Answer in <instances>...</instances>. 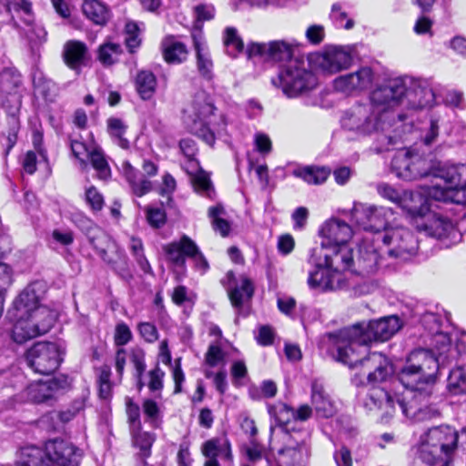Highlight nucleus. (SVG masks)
I'll return each instance as SVG.
<instances>
[{
  "mask_svg": "<svg viewBox=\"0 0 466 466\" xmlns=\"http://www.w3.org/2000/svg\"><path fill=\"white\" fill-rule=\"evenodd\" d=\"M438 372L437 360L426 350H414L399 372V380L405 388L401 394H391L383 388H372L363 404L370 411L381 410V420L387 421L396 410V405L402 414L416 421L438 417L439 409L428 399L432 393Z\"/></svg>",
  "mask_w": 466,
  "mask_h": 466,
  "instance_id": "obj_1",
  "label": "nucleus"
},
{
  "mask_svg": "<svg viewBox=\"0 0 466 466\" xmlns=\"http://www.w3.org/2000/svg\"><path fill=\"white\" fill-rule=\"evenodd\" d=\"M309 261L316 266L308 277L310 289L321 291L343 289L349 286L345 272L357 275H369L374 272L378 265V254L375 248L360 245L355 254L349 244L328 245L310 250Z\"/></svg>",
  "mask_w": 466,
  "mask_h": 466,
  "instance_id": "obj_2",
  "label": "nucleus"
},
{
  "mask_svg": "<svg viewBox=\"0 0 466 466\" xmlns=\"http://www.w3.org/2000/svg\"><path fill=\"white\" fill-rule=\"evenodd\" d=\"M405 116L391 112L386 105H379L372 100L358 103L347 109L340 119L343 129L358 137L376 136L377 150L388 151L398 147L402 139L406 125L402 124Z\"/></svg>",
  "mask_w": 466,
  "mask_h": 466,
  "instance_id": "obj_3",
  "label": "nucleus"
},
{
  "mask_svg": "<svg viewBox=\"0 0 466 466\" xmlns=\"http://www.w3.org/2000/svg\"><path fill=\"white\" fill-rule=\"evenodd\" d=\"M372 100L390 107L391 112L400 108L398 113L408 114L433 106L436 95L431 83L422 78L404 76L390 79L372 91Z\"/></svg>",
  "mask_w": 466,
  "mask_h": 466,
  "instance_id": "obj_4",
  "label": "nucleus"
},
{
  "mask_svg": "<svg viewBox=\"0 0 466 466\" xmlns=\"http://www.w3.org/2000/svg\"><path fill=\"white\" fill-rule=\"evenodd\" d=\"M338 361L350 369H360V376L366 378L369 384L386 381L394 373L390 360L380 352L366 354L367 348L352 347V345L335 344Z\"/></svg>",
  "mask_w": 466,
  "mask_h": 466,
  "instance_id": "obj_5",
  "label": "nucleus"
},
{
  "mask_svg": "<svg viewBox=\"0 0 466 466\" xmlns=\"http://www.w3.org/2000/svg\"><path fill=\"white\" fill-rule=\"evenodd\" d=\"M401 327L397 316H389L378 320L360 322L340 329L332 337L334 343L366 348L373 341L390 339Z\"/></svg>",
  "mask_w": 466,
  "mask_h": 466,
  "instance_id": "obj_6",
  "label": "nucleus"
},
{
  "mask_svg": "<svg viewBox=\"0 0 466 466\" xmlns=\"http://www.w3.org/2000/svg\"><path fill=\"white\" fill-rule=\"evenodd\" d=\"M271 83L280 88L287 97L294 98L316 88L318 79L309 62L304 57H297L285 64Z\"/></svg>",
  "mask_w": 466,
  "mask_h": 466,
  "instance_id": "obj_7",
  "label": "nucleus"
},
{
  "mask_svg": "<svg viewBox=\"0 0 466 466\" xmlns=\"http://www.w3.org/2000/svg\"><path fill=\"white\" fill-rule=\"evenodd\" d=\"M431 175L441 178L443 187H433L429 195L438 201L451 202L458 205L466 203V166L444 164L432 168Z\"/></svg>",
  "mask_w": 466,
  "mask_h": 466,
  "instance_id": "obj_8",
  "label": "nucleus"
},
{
  "mask_svg": "<svg viewBox=\"0 0 466 466\" xmlns=\"http://www.w3.org/2000/svg\"><path fill=\"white\" fill-rule=\"evenodd\" d=\"M458 432L450 426L430 429L420 439L418 458L428 465H433L448 456L457 446Z\"/></svg>",
  "mask_w": 466,
  "mask_h": 466,
  "instance_id": "obj_9",
  "label": "nucleus"
},
{
  "mask_svg": "<svg viewBox=\"0 0 466 466\" xmlns=\"http://www.w3.org/2000/svg\"><path fill=\"white\" fill-rule=\"evenodd\" d=\"M214 109L209 96L205 91H198L184 111L185 121L190 132L210 146L215 142L214 131L210 127Z\"/></svg>",
  "mask_w": 466,
  "mask_h": 466,
  "instance_id": "obj_10",
  "label": "nucleus"
},
{
  "mask_svg": "<svg viewBox=\"0 0 466 466\" xmlns=\"http://www.w3.org/2000/svg\"><path fill=\"white\" fill-rule=\"evenodd\" d=\"M56 316V312L48 307H39L29 313L22 312L12 330L14 341L23 344L46 334L53 327Z\"/></svg>",
  "mask_w": 466,
  "mask_h": 466,
  "instance_id": "obj_11",
  "label": "nucleus"
},
{
  "mask_svg": "<svg viewBox=\"0 0 466 466\" xmlns=\"http://www.w3.org/2000/svg\"><path fill=\"white\" fill-rule=\"evenodd\" d=\"M62 348L54 342L40 341L29 348L25 355L27 366L41 375L56 371L63 360Z\"/></svg>",
  "mask_w": 466,
  "mask_h": 466,
  "instance_id": "obj_12",
  "label": "nucleus"
},
{
  "mask_svg": "<svg viewBox=\"0 0 466 466\" xmlns=\"http://www.w3.org/2000/svg\"><path fill=\"white\" fill-rule=\"evenodd\" d=\"M89 241L100 258L123 279H132L127 257L125 251L105 233L98 231L96 236L89 237Z\"/></svg>",
  "mask_w": 466,
  "mask_h": 466,
  "instance_id": "obj_13",
  "label": "nucleus"
},
{
  "mask_svg": "<svg viewBox=\"0 0 466 466\" xmlns=\"http://www.w3.org/2000/svg\"><path fill=\"white\" fill-rule=\"evenodd\" d=\"M163 249L167 260L177 267L185 268L186 258H189L194 261L195 268L201 273H205L209 268L208 260L198 245L186 235L179 240L167 244Z\"/></svg>",
  "mask_w": 466,
  "mask_h": 466,
  "instance_id": "obj_14",
  "label": "nucleus"
},
{
  "mask_svg": "<svg viewBox=\"0 0 466 466\" xmlns=\"http://www.w3.org/2000/svg\"><path fill=\"white\" fill-rule=\"evenodd\" d=\"M388 247L387 253L396 258L406 260L414 255L418 249V241L413 234L406 228L393 227L384 229L383 234L377 236Z\"/></svg>",
  "mask_w": 466,
  "mask_h": 466,
  "instance_id": "obj_15",
  "label": "nucleus"
},
{
  "mask_svg": "<svg viewBox=\"0 0 466 466\" xmlns=\"http://www.w3.org/2000/svg\"><path fill=\"white\" fill-rule=\"evenodd\" d=\"M392 172L400 178L412 181L431 175V163L419 154L399 151L391 161Z\"/></svg>",
  "mask_w": 466,
  "mask_h": 466,
  "instance_id": "obj_16",
  "label": "nucleus"
},
{
  "mask_svg": "<svg viewBox=\"0 0 466 466\" xmlns=\"http://www.w3.org/2000/svg\"><path fill=\"white\" fill-rule=\"evenodd\" d=\"M392 210L389 208L355 203L351 210L352 220L366 231H374L377 236L388 226Z\"/></svg>",
  "mask_w": 466,
  "mask_h": 466,
  "instance_id": "obj_17",
  "label": "nucleus"
},
{
  "mask_svg": "<svg viewBox=\"0 0 466 466\" xmlns=\"http://www.w3.org/2000/svg\"><path fill=\"white\" fill-rule=\"evenodd\" d=\"M295 41L275 40L268 43H251L248 45L246 55L248 59L259 57L265 61L286 62L288 64L294 56Z\"/></svg>",
  "mask_w": 466,
  "mask_h": 466,
  "instance_id": "obj_18",
  "label": "nucleus"
},
{
  "mask_svg": "<svg viewBox=\"0 0 466 466\" xmlns=\"http://www.w3.org/2000/svg\"><path fill=\"white\" fill-rule=\"evenodd\" d=\"M6 6L9 13L12 11L23 13L22 20L25 25L23 30L30 49L35 54V49L46 41L47 32L40 23L34 20L31 3L28 0H9Z\"/></svg>",
  "mask_w": 466,
  "mask_h": 466,
  "instance_id": "obj_19",
  "label": "nucleus"
},
{
  "mask_svg": "<svg viewBox=\"0 0 466 466\" xmlns=\"http://www.w3.org/2000/svg\"><path fill=\"white\" fill-rule=\"evenodd\" d=\"M312 62L324 74L333 75L349 68L352 63V56L347 47L329 46L314 55Z\"/></svg>",
  "mask_w": 466,
  "mask_h": 466,
  "instance_id": "obj_20",
  "label": "nucleus"
},
{
  "mask_svg": "<svg viewBox=\"0 0 466 466\" xmlns=\"http://www.w3.org/2000/svg\"><path fill=\"white\" fill-rule=\"evenodd\" d=\"M416 223L420 232H424L425 235L440 240L456 241L459 237L454 222L442 214L428 213L427 211L425 216Z\"/></svg>",
  "mask_w": 466,
  "mask_h": 466,
  "instance_id": "obj_21",
  "label": "nucleus"
},
{
  "mask_svg": "<svg viewBox=\"0 0 466 466\" xmlns=\"http://www.w3.org/2000/svg\"><path fill=\"white\" fill-rule=\"evenodd\" d=\"M46 449L51 466H79L81 451L71 442L61 439L49 440Z\"/></svg>",
  "mask_w": 466,
  "mask_h": 466,
  "instance_id": "obj_22",
  "label": "nucleus"
},
{
  "mask_svg": "<svg viewBox=\"0 0 466 466\" xmlns=\"http://www.w3.org/2000/svg\"><path fill=\"white\" fill-rule=\"evenodd\" d=\"M67 387V378L59 376L47 380L32 382L25 389V394L30 401L41 403L56 398Z\"/></svg>",
  "mask_w": 466,
  "mask_h": 466,
  "instance_id": "obj_23",
  "label": "nucleus"
},
{
  "mask_svg": "<svg viewBox=\"0 0 466 466\" xmlns=\"http://www.w3.org/2000/svg\"><path fill=\"white\" fill-rule=\"evenodd\" d=\"M372 81L373 72L371 68L363 66L356 72L337 77L334 80V87L338 91L349 94L369 88Z\"/></svg>",
  "mask_w": 466,
  "mask_h": 466,
  "instance_id": "obj_24",
  "label": "nucleus"
},
{
  "mask_svg": "<svg viewBox=\"0 0 466 466\" xmlns=\"http://www.w3.org/2000/svg\"><path fill=\"white\" fill-rule=\"evenodd\" d=\"M202 453L208 458L205 466H219L218 457H220L229 465H231L233 461L231 444L225 436L207 441L202 446Z\"/></svg>",
  "mask_w": 466,
  "mask_h": 466,
  "instance_id": "obj_25",
  "label": "nucleus"
},
{
  "mask_svg": "<svg viewBox=\"0 0 466 466\" xmlns=\"http://www.w3.org/2000/svg\"><path fill=\"white\" fill-rule=\"evenodd\" d=\"M320 234L328 245L348 244L353 235L351 227L339 218H331L324 223L320 228Z\"/></svg>",
  "mask_w": 466,
  "mask_h": 466,
  "instance_id": "obj_26",
  "label": "nucleus"
},
{
  "mask_svg": "<svg viewBox=\"0 0 466 466\" xmlns=\"http://www.w3.org/2000/svg\"><path fill=\"white\" fill-rule=\"evenodd\" d=\"M192 39L196 52V65L198 72L203 78L210 80L213 78L214 65L202 32L200 30L193 31Z\"/></svg>",
  "mask_w": 466,
  "mask_h": 466,
  "instance_id": "obj_27",
  "label": "nucleus"
},
{
  "mask_svg": "<svg viewBox=\"0 0 466 466\" xmlns=\"http://www.w3.org/2000/svg\"><path fill=\"white\" fill-rule=\"evenodd\" d=\"M311 403L316 412L323 418L332 417L336 413V406L323 385L317 380L311 383Z\"/></svg>",
  "mask_w": 466,
  "mask_h": 466,
  "instance_id": "obj_28",
  "label": "nucleus"
},
{
  "mask_svg": "<svg viewBox=\"0 0 466 466\" xmlns=\"http://www.w3.org/2000/svg\"><path fill=\"white\" fill-rule=\"evenodd\" d=\"M400 208L407 211L412 218L419 221L428 211L426 198L418 192L408 190L401 191L398 205Z\"/></svg>",
  "mask_w": 466,
  "mask_h": 466,
  "instance_id": "obj_29",
  "label": "nucleus"
},
{
  "mask_svg": "<svg viewBox=\"0 0 466 466\" xmlns=\"http://www.w3.org/2000/svg\"><path fill=\"white\" fill-rule=\"evenodd\" d=\"M44 285L41 282H34L28 285L18 296L15 300V306L18 310L24 313H29L33 309L44 307L38 305Z\"/></svg>",
  "mask_w": 466,
  "mask_h": 466,
  "instance_id": "obj_30",
  "label": "nucleus"
},
{
  "mask_svg": "<svg viewBox=\"0 0 466 466\" xmlns=\"http://www.w3.org/2000/svg\"><path fill=\"white\" fill-rule=\"evenodd\" d=\"M186 159L187 162L184 164V169L192 177V182L196 191L211 197L213 188L208 176L200 170L199 163L196 157Z\"/></svg>",
  "mask_w": 466,
  "mask_h": 466,
  "instance_id": "obj_31",
  "label": "nucleus"
},
{
  "mask_svg": "<svg viewBox=\"0 0 466 466\" xmlns=\"http://www.w3.org/2000/svg\"><path fill=\"white\" fill-rule=\"evenodd\" d=\"M122 170L134 195L140 198L152 190L151 181L140 175L130 163L124 162L122 164Z\"/></svg>",
  "mask_w": 466,
  "mask_h": 466,
  "instance_id": "obj_32",
  "label": "nucleus"
},
{
  "mask_svg": "<svg viewBox=\"0 0 466 466\" xmlns=\"http://www.w3.org/2000/svg\"><path fill=\"white\" fill-rule=\"evenodd\" d=\"M87 57V47L83 42L69 41L65 45L64 59L70 68L79 69L86 64Z\"/></svg>",
  "mask_w": 466,
  "mask_h": 466,
  "instance_id": "obj_33",
  "label": "nucleus"
},
{
  "mask_svg": "<svg viewBox=\"0 0 466 466\" xmlns=\"http://www.w3.org/2000/svg\"><path fill=\"white\" fill-rule=\"evenodd\" d=\"M16 466H51L46 444L45 450L35 446L23 448L16 461Z\"/></svg>",
  "mask_w": 466,
  "mask_h": 466,
  "instance_id": "obj_34",
  "label": "nucleus"
},
{
  "mask_svg": "<svg viewBox=\"0 0 466 466\" xmlns=\"http://www.w3.org/2000/svg\"><path fill=\"white\" fill-rule=\"evenodd\" d=\"M309 438L307 435L300 441L290 442L284 447L280 453L290 459L293 465L301 464L307 461L310 454Z\"/></svg>",
  "mask_w": 466,
  "mask_h": 466,
  "instance_id": "obj_35",
  "label": "nucleus"
},
{
  "mask_svg": "<svg viewBox=\"0 0 466 466\" xmlns=\"http://www.w3.org/2000/svg\"><path fill=\"white\" fill-rule=\"evenodd\" d=\"M162 49L164 58L169 64H180L187 59V49L186 46L173 36H167L162 41Z\"/></svg>",
  "mask_w": 466,
  "mask_h": 466,
  "instance_id": "obj_36",
  "label": "nucleus"
},
{
  "mask_svg": "<svg viewBox=\"0 0 466 466\" xmlns=\"http://www.w3.org/2000/svg\"><path fill=\"white\" fill-rule=\"evenodd\" d=\"M254 293V288L251 280L245 276H241L236 286L228 291L231 304L235 308L241 307L242 304L250 299Z\"/></svg>",
  "mask_w": 466,
  "mask_h": 466,
  "instance_id": "obj_37",
  "label": "nucleus"
},
{
  "mask_svg": "<svg viewBox=\"0 0 466 466\" xmlns=\"http://www.w3.org/2000/svg\"><path fill=\"white\" fill-rule=\"evenodd\" d=\"M292 175L301 178L308 184L319 185L324 183L329 175V170L325 167L313 166L298 167L292 171Z\"/></svg>",
  "mask_w": 466,
  "mask_h": 466,
  "instance_id": "obj_38",
  "label": "nucleus"
},
{
  "mask_svg": "<svg viewBox=\"0 0 466 466\" xmlns=\"http://www.w3.org/2000/svg\"><path fill=\"white\" fill-rule=\"evenodd\" d=\"M156 86L157 78L151 71L142 70L138 72L136 77V87L142 99H150L156 92Z\"/></svg>",
  "mask_w": 466,
  "mask_h": 466,
  "instance_id": "obj_39",
  "label": "nucleus"
},
{
  "mask_svg": "<svg viewBox=\"0 0 466 466\" xmlns=\"http://www.w3.org/2000/svg\"><path fill=\"white\" fill-rule=\"evenodd\" d=\"M82 9L85 15L96 25H105L109 16L107 8L98 0H84Z\"/></svg>",
  "mask_w": 466,
  "mask_h": 466,
  "instance_id": "obj_40",
  "label": "nucleus"
},
{
  "mask_svg": "<svg viewBox=\"0 0 466 466\" xmlns=\"http://www.w3.org/2000/svg\"><path fill=\"white\" fill-rule=\"evenodd\" d=\"M87 161L96 170L97 178L106 180L111 177V169L108 162L103 150L98 146L91 150Z\"/></svg>",
  "mask_w": 466,
  "mask_h": 466,
  "instance_id": "obj_41",
  "label": "nucleus"
},
{
  "mask_svg": "<svg viewBox=\"0 0 466 466\" xmlns=\"http://www.w3.org/2000/svg\"><path fill=\"white\" fill-rule=\"evenodd\" d=\"M433 347L436 352H433L429 350H425L430 352L438 361V367L440 366V360L441 361H445L448 360L449 356L447 353L451 350V338L447 333L440 332L438 329L435 330L433 336ZM418 350H424L423 349H419Z\"/></svg>",
  "mask_w": 466,
  "mask_h": 466,
  "instance_id": "obj_42",
  "label": "nucleus"
},
{
  "mask_svg": "<svg viewBox=\"0 0 466 466\" xmlns=\"http://www.w3.org/2000/svg\"><path fill=\"white\" fill-rule=\"evenodd\" d=\"M122 47L118 43L106 41L97 50V59L105 66H112L118 61Z\"/></svg>",
  "mask_w": 466,
  "mask_h": 466,
  "instance_id": "obj_43",
  "label": "nucleus"
},
{
  "mask_svg": "<svg viewBox=\"0 0 466 466\" xmlns=\"http://www.w3.org/2000/svg\"><path fill=\"white\" fill-rule=\"evenodd\" d=\"M223 43L227 54L231 57H237L244 50V43L235 27H227L225 29Z\"/></svg>",
  "mask_w": 466,
  "mask_h": 466,
  "instance_id": "obj_44",
  "label": "nucleus"
},
{
  "mask_svg": "<svg viewBox=\"0 0 466 466\" xmlns=\"http://www.w3.org/2000/svg\"><path fill=\"white\" fill-rule=\"evenodd\" d=\"M96 145L95 144H86L83 141L77 139H72L70 141V148L72 155L78 161L79 168L82 171H86L88 168V161L87 158L89 157V153L92 149H95Z\"/></svg>",
  "mask_w": 466,
  "mask_h": 466,
  "instance_id": "obj_45",
  "label": "nucleus"
},
{
  "mask_svg": "<svg viewBox=\"0 0 466 466\" xmlns=\"http://www.w3.org/2000/svg\"><path fill=\"white\" fill-rule=\"evenodd\" d=\"M208 215L211 219L213 229L218 232L222 237H227L230 230V225L222 218V216L225 215L224 208L219 204L210 207Z\"/></svg>",
  "mask_w": 466,
  "mask_h": 466,
  "instance_id": "obj_46",
  "label": "nucleus"
},
{
  "mask_svg": "<svg viewBox=\"0 0 466 466\" xmlns=\"http://www.w3.org/2000/svg\"><path fill=\"white\" fill-rule=\"evenodd\" d=\"M130 360L135 368L134 376L137 380V387L141 390L145 387L143 374L146 370L145 352L140 348H134L130 350Z\"/></svg>",
  "mask_w": 466,
  "mask_h": 466,
  "instance_id": "obj_47",
  "label": "nucleus"
},
{
  "mask_svg": "<svg viewBox=\"0 0 466 466\" xmlns=\"http://www.w3.org/2000/svg\"><path fill=\"white\" fill-rule=\"evenodd\" d=\"M165 372L157 365L154 369L150 370L146 375L143 374L145 386L155 393L157 397L160 396V392L164 387Z\"/></svg>",
  "mask_w": 466,
  "mask_h": 466,
  "instance_id": "obj_48",
  "label": "nucleus"
},
{
  "mask_svg": "<svg viewBox=\"0 0 466 466\" xmlns=\"http://www.w3.org/2000/svg\"><path fill=\"white\" fill-rule=\"evenodd\" d=\"M447 387L454 395L466 392V370L461 367L453 369L448 377Z\"/></svg>",
  "mask_w": 466,
  "mask_h": 466,
  "instance_id": "obj_49",
  "label": "nucleus"
},
{
  "mask_svg": "<svg viewBox=\"0 0 466 466\" xmlns=\"http://www.w3.org/2000/svg\"><path fill=\"white\" fill-rule=\"evenodd\" d=\"M107 127L115 142L121 148L127 149L129 147V141L124 137L127 130V126L124 122L119 118L112 117L107 120Z\"/></svg>",
  "mask_w": 466,
  "mask_h": 466,
  "instance_id": "obj_50",
  "label": "nucleus"
},
{
  "mask_svg": "<svg viewBox=\"0 0 466 466\" xmlns=\"http://www.w3.org/2000/svg\"><path fill=\"white\" fill-rule=\"evenodd\" d=\"M329 18L337 26L346 30L353 28L355 25L354 21L349 17L342 3L339 2L334 3L331 5Z\"/></svg>",
  "mask_w": 466,
  "mask_h": 466,
  "instance_id": "obj_51",
  "label": "nucleus"
},
{
  "mask_svg": "<svg viewBox=\"0 0 466 466\" xmlns=\"http://www.w3.org/2000/svg\"><path fill=\"white\" fill-rule=\"evenodd\" d=\"M140 29L134 22H128L125 26V44L129 53H135L142 43Z\"/></svg>",
  "mask_w": 466,
  "mask_h": 466,
  "instance_id": "obj_52",
  "label": "nucleus"
},
{
  "mask_svg": "<svg viewBox=\"0 0 466 466\" xmlns=\"http://www.w3.org/2000/svg\"><path fill=\"white\" fill-rule=\"evenodd\" d=\"M268 413L275 418L279 425H287L294 419L293 408L283 402L269 406Z\"/></svg>",
  "mask_w": 466,
  "mask_h": 466,
  "instance_id": "obj_53",
  "label": "nucleus"
},
{
  "mask_svg": "<svg viewBox=\"0 0 466 466\" xmlns=\"http://www.w3.org/2000/svg\"><path fill=\"white\" fill-rule=\"evenodd\" d=\"M129 249L132 255L135 257L138 266L145 273L151 272V267L144 255V248L142 240L136 237L130 238Z\"/></svg>",
  "mask_w": 466,
  "mask_h": 466,
  "instance_id": "obj_54",
  "label": "nucleus"
},
{
  "mask_svg": "<svg viewBox=\"0 0 466 466\" xmlns=\"http://www.w3.org/2000/svg\"><path fill=\"white\" fill-rule=\"evenodd\" d=\"M33 85L35 92L45 98H47L55 88V83L40 71H35L33 74Z\"/></svg>",
  "mask_w": 466,
  "mask_h": 466,
  "instance_id": "obj_55",
  "label": "nucleus"
},
{
  "mask_svg": "<svg viewBox=\"0 0 466 466\" xmlns=\"http://www.w3.org/2000/svg\"><path fill=\"white\" fill-rule=\"evenodd\" d=\"M146 218L150 227L162 228L167 222L166 211L161 207L147 206L145 208Z\"/></svg>",
  "mask_w": 466,
  "mask_h": 466,
  "instance_id": "obj_56",
  "label": "nucleus"
},
{
  "mask_svg": "<svg viewBox=\"0 0 466 466\" xmlns=\"http://www.w3.org/2000/svg\"><path fill=\"white\" fill-rule=\"evenodd\" d=\"M133 436L134 443L143 452V456L148 457L150 454V449L155 441V437L149 432H142L141 429L139 431H131Z\"/></svg>",
  "mask_w": 466,
  "mask_h": 466,
  "instance_id": "obj_57",
  "label": "nucleus"
},
{
  "mask_svg": "<svg viewBox=\"0 0 466 466\" xmlns=\"http://www.w3.org/2000/svg\"><path fill=\"white\" fill-rule=\"evenodd\" d=\"M126 410L131 431H139L141 429L140 408L132 399H126Z\"/></svg>",
  "mask_w": 466,
  "mask_h": 466,
  "instance_id": "obj_58",
  "label": "nucleus"
},
{
  "mask_svg": "<svg viewBox=\"0 0 466 466\" xmlns=\"http://www.w3.org/2000/svg\"><path fill=\"white\" fill-rule=\"evenodd\" d=\"M140 336L146 342L153 343L158 339L157 327L150 322H140L137 326Z\"/></svg>",
  "mask_w": 466,
  "mask_h": 466,
  "instance_id": "obj_59",
  "label": "nucleus"
},
{
  "mask_svg": "<svg viewBox=\"0 0 466 466\" xmlns=\"http://www.w3.org/2000/svg\"><path fill=\"white\" fill-rule=\"evenodd\" d=\"M443 122V117L441 115H433L430 120V127L423 137L426 145L432 144L439 134L440 124Z\"/></svg>",
  "mask_w": 466,
  "mask_h": 466,
  "instance_id": "obj_60",
  "label": "nucleus"
},
{
  "mask_svg": "<svg viewBox=\"0 0 466 466\" xmlns=\"http://www.w3.org/2000/svg\"><path fill=\"white\" fill-rule=\"evenodd\" d=\"M114 339L117 346H124L132 339V332L125 322H120L116 326Z\"/></svg>",
  "mask_w": 466,
  "mask_h": 466,
  "instance_id": "obj_61",
  "label": "nucleus"
},
{
  "mask_svg": "<svg viewBox=\"0 0 466 466\" xmlns=\"http://www.w3.org/2000/svg\"><path fill=\"white\" fill-rule=\"evenodd\" d=\"M305 35L311 45H319L325 38V28L321 25H311L307 28Z\"/></svg>",
  "mask_w": 466,
  "mask_h": 466,
  "instance_id": "obj_62",
  "label": "nucleus"
},
{
  "mask_svg": "<svg viewBox=\"0 0 466 466\" xmlns=\"http://www.w3.org/2000/svg\"><path fill=\"white\" fill-rule=\"evenodd\" d=\"M254 145L256 150L261 155H268L271 152L272 143L269 137L261 132H258L254 136Z\"/></svg>",
  "mask_w": 466,
  "mask_h": 466,
  "instance_id": "obj_63",
  "label": "nucleus"
},
{
  "mask_svg": "<svg viewBox=\"0 0 466 466\" xmlns=\"http://www.w3.org/2000/svg\"><path fill=\"white\" fill-rule=\"evenodd\" d=\"M86 200L94 210H100L104 206V198L95 187L86 190Z\"/></svg>",
  "mask_w": 466,
  "mask_h": 466,
  "instance_id": "obj_64",
  "label": "nucleus"
}]
</instances>
